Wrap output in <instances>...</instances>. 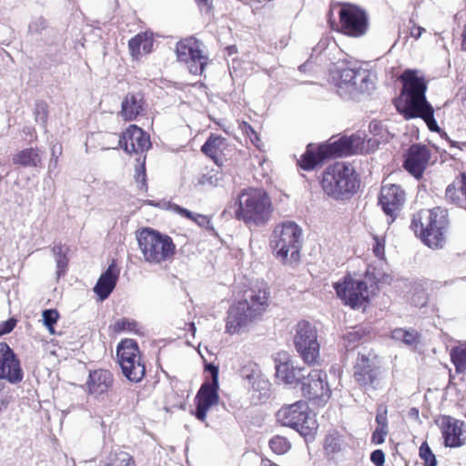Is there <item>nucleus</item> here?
Here are the masks:
<instances>
[{
    "mask_svg": "<svg viewBox=\"0 0 466 466\" xmlns=\"http://www.w3.org/2000/svg\"><path fill=\"white\" fill-rule=\"evenodd\" d=\"M401 80L403 87L402 98H398L395 106L405 119L422 118L431 131H440L434 118V109L426 99L427 85L422 77L417 76L415 71L406 70Z\"/></svg>",
    "mask_w": 466,
    "mask_h": 466,
    "instance_id": "f257e3e1",
    "label": "nucleus"
},
{
    "mask_svg": "<svg viewBox=\"0 0 466 466\" xmlns=\"http://www.w3.org/2000/svg\"><path fill=\"white\" fill-rule=\"evenodd\" d=\"M268 290L259 289L250 290L245 299L232 305L228 310L226 332L237 334L258 321L268 305Z\"/></svg>",
    "mask_w": 466,
    "mask_h": 466,
    "instance_id": "f03ea898",
    "label": "nucleus"
},
{
    "mask_svg": "<svg viewBox=\"0 0 466 466\" xmlns=\"http://www.w3.org/2000/svg\"><path fill=\"white\" fill-rule=\"evenodd\" d=\"M234 213L237 219L248 226L265 225L271 217V199L261 188L245 189L234 204Z\"/></svg>",
    "mask_w": 466,
    "mask_h": 466,
    "instance_id": "7ed1b4c3",
    "label": "nucleus"
},
{
    "mask_svg": "<svg viewBox=\"0 0 466 466\" xmlns=\"http://www.w3.org/2000/svg\"><path fill=\"white\" fill-rule=\"evenodd\" d=\"M449 224L448 210L436 207L422 209L413 215L410 228L430 248H442Z\"/></svg>",
    "mask_w": 466,
    "mask_h": 466,
    "instance_id": "20e7f679",
    "label": "nucleus"
},
{
    "mask_svg": "<svg viewBox=\"0 0 466 466\" xmlns=\"http://www.w3.org/2000/svg\"><path fill=\"white\" fill-rule=\"evenodd\" d=\"M363 143V138L359 135L342 137L338 140L319 145H309L306 152L299 160V166L304 170H312L328 157H337L356 154Z\"/></svg>",
    "mask_w": 466,
    "mask_h": 466,
    "instance_id": "39448f33",
    "label": "nucleus"
},
{
    "mask_svg": "<svg viewBox=\"0 0 466 466\" xmlns=\"http://www.w3.org/2000/svg\"><path fill=\"white\" fill-rule=\"evenodd\" d=\"M137 240L145 261L150 264L171 261L176 254L172 238L155 229L146 228L137 231Z\"/></svg>",
    "mask_w": 466,
    "mask_h": 466,
    "instance_id": "423d86ee",
    "label": "nucleus"
},
{
    "mask_svg": "<svg viewBox=\"0 0 466 466\" xmlns=\"http://www.w3.org/2000/svg\"><path fill=\"white\" fill-rule=\"evenodd\" d=\"M301 244L302 230L295 222L286 221L275 228L271 245L283 263L293 264L299 260Z\"/></svg>",
    "mask_w": 466,
    "mask_h": 466,
    "instance_id": "0eeeda50",
    "label": "nucleus"
},
{
    "mask_svg": "<svg viewBox=\"0 0 466 466\" xmlns=\"http://www.w3.org/2000/svg\"><path fill=\"white\" fill-rule=\"evenodd\" d=\"M321 186L328 196L339 199L355 193L359 187V180L350 165L336 163L323 173Z\"/></svg>",
    "mask_w": 466,
    "mask_h": 466,
    "instance_id": "6e6552de",
    "label": "nucleus"
},
{
    "mask_svg": "<svg viewBox=\"0 0 466 466\" xmlns=\"http://www.w3.org/2000/svg\"><path fill=\"white\" fill-rule=\"evenodd\" d=\"M277 420L304 437L313 434L318 428L315 417L310 414L308 404L303 400L283 406L277 413Z\"/></svg>",
    "mask_w": 466,
    "mask_h": 466,
    "instance_id": "1a4fd4ad",
    "label": "nucleus"
},
{
    "mask_svg": "<svg viewBox=\"0 0 466 466\" xmlns=\"http://www.w3.org/2000/svg\"><path fill=\"white\" fill-rule=\"evenodd\" d=\"M294 344L299 356L309 365L320 361L319 343L316 328L309 321H300L296 325Z\"/></svg>",
    "mask_w": 466,
    "mask_h": 466,
    "instance_id": "9d476101",
    "label": "nucleus"
},
{
    "mask_svg": "<svg viewBox=\"0 0 466 466\" xmlns=\"http://www.w3.org/2000/svg\"><path fill=\"white\" fill-rule=\"evenodd\" d=\"M119 365L124 376L130 381L139 382L145 376V366L141 363L138 346L133 339H125L116 350Z\"/></svg>",
    "mask_w": 466,
    "mask_h": 466,
    "instance_id": "9b49d317",
    "label": "nucleus"
},
{
    "mask_svg": "<svg viewBox=\"0 0 466 466\" xmlns=\"http://www.w3.org/2000/svg\"><path fill=\"white\" fill-rule=\"evenodd\" d=\"M337 86L340 96H352L356 93H366L373 89L370 74L361 68H343L337 72Z\"/></svg>",
    "mask_w": 466,
    "mask_h": 466,
    "instance_id": "f8f14e48",
    "label": "nucleus"
},
{
    "mask_svg": "<svg viewBox=\"0 0 466 466\" xmlns=\"http://www.w3.org/2000/svg\"><path fill=\"white\" fill-rule=\"evenodd\" d=\"M354 379L364 390L370 391L383 387L386 376L373 360L361 355L354 365Z\"/></svg>",
    "mask_w": 466,
    "mask_h": 466,
    "instance_id": "ddd939ff",
    "label": "nucleus"
},
{
    "mask_svg": "<svg viewBox=\"0 0 466 466\" xmlns=\"http://www.w3.org/2000/svg\"><path fill=\"white\" fill-rule=\"evenodd\" d=\"M202 44L191 37L182 40L177 45V57L178 61L187 65L192 75H201L207 65L208 57L203 54Z\"/></svg>",
    "mask_w": 466,
    "mask_h": 466,
    "instance_id": "4468645a",
    "label": "nucleus"
},
{
    "mask_svg": "<svg viewBox=\"0 0 466 466\" xmlns=\"http://www.w3.org/2000/svg\"><path fill=\"white\" fill-rule=\"evenodd\" d=\"M342 31L351 36L363 35L368 28V16L360 6L350 4H340L339 11Z\"/></svg>",
    "mask_w": 466,
    "mask_h": 466,
    "instance_id": "2eb2a0df",
    "label": "nucleus"
},
{
    "mask_svg": "<svg viewBox=\"0 0 466 466\" xmlns=\"http://www.w3.org/2000/svg\"><path fill=\"white\" fill-rule=\"evenodd\" d=\"M300 384L303 395L309 400L318 401L319 405L329 400L330 389L327 382L326 372L320 370H307Z\"/></svg>",
    "mask_w": 466,
    "mask_h": 466,
    "instance_id": "dca6fc26",
    "label": "nucleus"
},
{
    "mask_svg": "<svg viewBox=\"0 0 466 466\" xmlns=\"http://www.w3.org/2000/svg\"><path fill=\"white\" fill-rule=\"evenodd\" d=\"M337 295L351 308L363 306L369 299L367 283L361 279L345 278L343 282L334 284Z\"/></svg>",
    "mask_w": 466,
    "mask_h": 466,
    "instance_id": "f3484780",
    "label": "nucleus"
},
{
    "mask_svg": "<svg viewBox=\"0 0 466 466\" xmlns=\"http://www.w3.org/2000/svg\"><path fill=\"white\" fill-rule=\"evenodd\" d=\"M23 377L20 362L13 350L5 342H0V379L15 384L20 382Z\"/></svg>",
    "mask_w": 466,
    "mask_h": 466,
    "instance_id": "a211bd4d",
    "label": "nucleus"
},
{
    "mask_svg": "<svg viewBox=\"0 0 466 466\" xmlns=\"http://www.w3.org/2000/svg\"><path fill=\"white\" fill-rule=\"evenodd\" d=\"M446 447L456 448L465 443V423L451 416H441L437 421Z\"/></svg>",
    "mask_w": 466,
    "mask_h": 466,
    "instance_id": "6ab92c4d",
    "label": "nucleus"
},
{
    "mask_svg": "<svg viewBox=\"0 0 466 466\" xmlns=\"http://www.w3.org/2000/svg\"><path fill=\"white\" fill-rule=\"evenodd\" d=\"M404 190L395 184L381 187L379 203L384 213L392 219L397 216L405 202Z\"/></svg>",
    "mask_w": 466,
    "mask_h": 466,
    "instance_id": "aec40b11",
    "label": "nucleus"
},
{
    "mask_svg": "<svg viewBox=\"0 0 466 466\" xmlns=\"http://www.w3.org/2000/svg\"><path fill=\"white\" fill-rule=\"evenodd\" d=\"M119 146L128 154L147 151L151 143L149 136L141 128L131 125L119 138Z\"/></svg>",
    "mask_w": 466,
    "mask_h": 466,
    "instance_id": "412c9836",
    "label": "nucleus"
},
{
    "mask_svg": "<svg viewBox=\"0 0 466 466\" xmlns=\"http://www.w3.org/2000/svg\"><path fill=\"white\" fill-rule=\"evenodd\" d=\"M430 157L431 154L426 146L412 145L406 154L403 167L410 174L419 178L422 176Z\"/></svg>",
    "mask_w": 466,
    "mask_h": 466,
    "instance_id": "4be33fe9",
    "label": "nucleus"
},
{
    "mask_svg": "<svg viewBox=\"0 0 466 466\" xmlns=\"http://www.w3.org/2000/svg\"><path fill=\"white\" fill-rule=\"evenodd\" d=\"M218 385L205 384L200 387L197 396V410L195 415L198 420L204 421L207 417L208 410L214 405H217L219 400Z\"/></svg>",
    "mask_w": 466,
    "mask_h": 466,
    "instance_id": "5701e85b",
    "label": "nucleus"
},
{
    "mask_svg": "<svg viewBox=\"0 0 466 466\" xmlns=\"http://www.w3.org/2000/svg\"><path fill=\"white\" fill-rule=\"evenodd\" d=\"M86 385L90 395L99 396L112 387L113 375L109 370L103 369L90 371Z\"/></svg>",
    "mask_w": 466,
    "mask_h": 466,
    "instance_id": "b1692460",
    "label": "nucleus"
},
{
    "mask_svg": "<svg viewBox=\"0 0 466 466\" xmlns=\"http://www.w3.org/2000/svg\"><path fill=\"white\" fill-rule=\"evenodd\" d=\"M119 270L115 262H112L107 269L101 274L95 288V293L100 300H105L114 290L118 279Z\"/></svg>",
    "mask_w": 466,
    "mask_h": 466,
    "instance_id": "393cba45",
    "label": "nucleus"
},
{
    "mask_svg": "<svg viewBox=\"0 0 466 466\" xmlns=\"http://www.w3.org/2000/svg\"><path fill=\"white\" fill-rule=\"evenodd\" d=\"M308 369L295 367L291 362L285 361L276 365L277 378L285 384L300 383Z\"/></svg>",
    "mask_w": 466,
    "mask_h": 466,
    "instance_id": "a878e982",
    "label": "nucleus"
},
{
    "mask_svg": "<svg viewBox=\"0 0 466 466\" xmlns=\"http://www.w3.org/2000/svg\"><path fill=\"white\" fill-rule=\"evenodd\" d=\"M143 106L142 95L128 93L122 101L119 116L126 121H132L143 111Z\"/></svg>",
    "mask_w": 466,
    "mask_h": 466,
    "instance_id": "bb28decb",
    "label": "nucleus"
},
{
    "mask_svg": "<svg viewBox=\"0 0 466 466\" xmlns=\"http://www.w3.org/2000/svg\"><path fill=\"white\" fill-rule=\"evenodd\" d=\"M154 40L151 33H140L131 38L128 42L129 53L133 58L137 59L143 54L152 51Z\"/></svg>",
    "mask_w": 466,
    "mask_h": 466,
    "instance_id": "cd10ccee",
    "label": "nucleus"
},
{
    "mask_svg": "<svg viewBox=\"0 0 466 466\" xmlns=\"http://www.w3.org/2000/svg\"><path fill=\"white\" fill-rule=\"evenodd\" d=\"M227 148L226 138L219 136H210L202 146L201 150L204 154L211 157L218 166L222 165L221 155Z\"/></svg>",
    "mask_w": 466,
    "mask_h": 466,
    "instance_id": "c85d7f7f",
    "label": "nucleus"
},
{
    "mask_svg": "<svg viewBox=\"0 0 466 466\" xmlns=\"http://www.w3.org/2000/svg\"><path fill=\"white\" fill-rule=\"evenodd\" d=\"M12 161L24 167H38L41 166L42 157L38 149L31 147L17 152Z\"/></svg>",
    "mask_w": 466,
    "mask_h": 466,
    "instance_id": "c756f323",
    "label": "nucleus"
},
{
    "mask_svg": "<svg viewBox=\"0 0 466 466\" xmlns=\"http://www.w3.org/2000/svg\"><path fill=\"white\" fill-rule=\"evenodd\" d=\"M451 360L455 366L457 373H463L466 370V344L453 347L450 352Z\"/></svg>",
    "mask_w": 466,
    "mask_h": 466,
    "instance_id": "7c9ffc66",
    "label": "nucleus"
},
{
    "mask_svg": "<svg viewBox=\"0 0 466 466\" xmlns=\"http://www.w3.org/2000/svg\"><path fill=\"white\" fill-rule=\"evenodd\" d=\"M269 447L277 454H285L291 447L290 442L282 436H275L269 441Z\"/></svg>",
    "mask_w": 466,
    "mask_h": 466,
    "instance_id": "2f4dec72",
    "label": "nucleus"
},
{
    "mask_svg": "<svg viewBox=\"0 0 466 466\" xmlns=\"http://www.w3.org/2000/svg\"><path fill=\"white\" fill-rule=\"evenodd\" d=\"M43 321L51 334L55 333L54 325L56 323L59 313L56 309H45L42 312Z\"/></svg>",
    "mask_w": 466,
    "mask_h": 466,
    "instance_id": "473e14b6",
    "label": "nucleus"
},
{
    "mask_svg": "<svg viewBox=\"0 0 466 466\" xmlns=\"http://www.w3.org/2000/svg\"><path fill=\"white\" fill-rule=\"evenodd\" d=\"M420 457L424 461L425 466H436L437 461L427 442H423L420 447Z\"/></svg>",
    "mask_w": 466,
    "mask_h": 466,
    "instance_id": "72a5a7b5",
    "label": "nucleus"
},
{
    "mask_svg": "<svg viewBox=\"0 0 466 466\" xmlns=\"http://www.w3.org/2000/svg\"><path fill=\"white\" fill-rule=\"evenodd\" d=\"M224 176L219 171L211 170L207 175L202 177L200 182L202 184H209L214 187H219L223 185Z\"/></svg>",
    "mask_w": 466,
    "mask_h": 466,
    "instance_id": "f704fd0d",
    "label": "nucleus"
},
{
    "mask_svg": "<svg viewBox=\"0 0 466 466\" xmlns=\"http://www.w3.org/2000/svg\"><path fill=\"white\" fill-rule=\"evenodd\" d=\"M106 466H136L133 458L127 452L121 451L116 454L111 463Z\"/></svg>",
    "mask_w": 466,
    "mask_h": 466,
    "instance_id": "c9c22d12",
    "label": "nucleus"
},
{
    "mask_svg": "<svg viewBox=\"0 0 466 466\" xmlns=\"http://www.w3.org/2000/svg\"><path fill=\"white\" fill-rule=\"evenodd\" d=\"M47 27V21L43 16L33 18L28 25V32L31 34H38Z\"/></svg>",
    "mask_w": 466,
    "mask_h": 466,
    "instance_id": "e433bc0d",
    "label": "nucleus"
},
{
    "mask_svg": "<svg viewBox=\"0 0 466 466\" xmlns=\"http://www.w3.org/2000/svg\"><path fill=\"white\" fill-rule=\"evenodd\" d=\"M137 327V323L128 319H122L117 320L114 325V330L116 332H121L126 330H134Z\"/></svg>",
    "mask_w": 466,
    "mask_h": 466,
    "instance_id": "4c0bfd02",
    "label": "nucleus"
},
{
    "mask_svg": "<svg viewBox=\"0 0 466 466\" xmlns=\"http://www.w3.org/2000/svg\"><path fill=\"white\" fill-rule=\"evenodd\" d=\"M35 121L45 124L47 118L46 105L44 102H38L35 109Z\"/></svg>",
    "mask_w": 466,
    "mask_h": 466,
    "instance_id": "58836bf2",
    "label": "nucleus"
},
{
    "mask_svg": "<svg viewBox=\"0 0 466 466\" xmlns=\"http://www.w3.org/2000/svg\"><path fill=\"white\" fill-rule=\"evenodd\" d=\"M340 441L337 436L330 435L325 440V449L329 452H336L339 450Z\"/></svg>",
    "mask_w": 466,
    "mask_h": 466,
    "instance_id": "ea45409f",
    "label": "nucleus"
},
{
    "mask_svg": "<svg viewBox=\"0 0 466 466\" xmlns=\"http://www.w3.org/2000/svg\"><path fill=\"white\" fill-rule=\"evenodd\" d=\"M362 338V332L360 330H350L343 335V339L348 342L347 347L352 346Z\"/></svg>",
    "mask_w": 466,
    "mask_h": 466,
    "instance_id": "a19ab883",
    "label": "nucleus"
},
{
    "mask_svg": "<svg viewBox=\"0 0 466 466\" xmlns=\"http://www.w3.org/2000/svg\"><path fill=\"white\" fill-rule=\"evenodd\" d=\"M407 346L414 347L418 343V333L414 329L406 330L402 341Z\"/></svg>",
    "mask_w": 466,
    "mask_h": 466,
    "instance_id": "79ce46f5",
    "label": "nucleus"
},
{
    "mask_svg": "<svg viewBox=\"0 0 466 466\" xmlns=\"http://www.w3.org/2000/svg\"><path fill=\"white\" fill-rule=\"evenodd\" d=\"M387 433V428L378 427L372 434V441L376 444L383 443Z\"/></svg>",
    "mask_w": 466,
    "mask_h": 466,
    "instance_id": "37998d69",
    "label": "nucleus"
},
{
    "mask_svg": "<svg viewBox=\"0 0 466 466\" xmlns=\"http://www.w3.org/2000/svg\"><path fill=\"white\" fill-rule=\"evenodd\" d=\"M206 370L210 372L212 380L210 382H205V384L218 385V368L211 363L206 364Z\"/></svg>",
    "mask_w": 466,
    "mask_h": 466,
    "instance_id": "c03bdc74",
    "label": "nucleus"
},
{
    "mask_svg": "<svg viewBox=\"0 0 466 466\" xmlns=\"http://www.w3.org/2000/svg\"><path fill=\"white\" fill-rule=\"evenodd\" d=\"M370 460L376 466H383L385 461V455L381 450H376L371 452Z\"/></svg>",
    "mask_w": 466,
    "mask_h": 466,
    "instance_id": "a18cd8bd",
    "label": "nucleus"
},
{
    "mask_svg": "<svg viewBox=\"0 0 466 466\" xmlns=\"http://www.w3.org/2000/svg\"><path fill=\"white\" fill-rule=\"evenodd\" d=\"M68 248L64 247L63 245L59 244V245H56L54 248H53V254H54V257H55V259H56V262H57L58 260H61L65 258H66V252H67Z\"/></svg>",
    "mask_w": 466,
    "mask_h": 466,
    "instance_id": "49530a36",
    "label": "nucleus"
},
{
    "mask_svg": "<svg viewBox=\"0 0 466 466\" xmlns=\"http://www.w3.org/2000/svg\"><path fill=\"white\" fill-rule=\"evenodd\" d=\"M15 324H16V320L15 319H9L0 323L1 336L11 332L14 329Z\"/></svg>",
    "mask_w": 466,
    "mask_h": 466,
    "instance_id": "de8ad7c7",
    "label": "nucleus"
},
{
    "mask_svg": "<svg viewBox=\"0 0 466 466\" xmlns=\"http://www.w3.org/2000/svg\"><path fill=\"white\" fill-rule=\"evenodd\" d=\"M374 240L373 252L377 258H383L385 254L384 243L380 242L378 238H374Z\"/></svg>",
    "mask_w": 466,
    "mask_h": 466,
    "instance_id": "09e8293b",
    "label": "nucleus"
},
{
    "mask_svg": "<svg viewBox=\"0 0 466 466\" xmlns=\"http://www.w3.org/2000/svg\"><path fill=\"white\" fill-rule=\"evenodd\" d=\"M137 181L140 183V188H147V175L145 167L142 166L137 170Z\"/></svg>",
    "mask_w": 466,
    "mask_h": 466,
    "instance_id": "8fccbe9b",
    "label": "nucleus"
},
{
    "mask_svg": "<svg viewBox=\"0 0 466 466\" xmlns=\"http://www.w3.org/2000/svg\"><path fill=\"white\" fill-rule=\"evenodd\" d=\"M173 210L176 211L177 214L181 215V216H184L191 220L194 219L196 214L184 208H181L179 207L178 205H174L173 206Z\"/></svg>",
    "mask_w": 466,
    "mask_h": 466,
    "instance_id": "3c124183",
    "label": "nucleus"
},
{
    "mask_svg": "<svg viewBox=\"0 0 466 466\" xmlns=\"http://www.w3.org/2000/svg\"><path fill=\"white\" fill-rule=\"evenodd\" d=\"M68 259L67 258H65L61 260H58L56 262V268H57V277L60 278L62 275L66 273V270L67 268Z\"/></svg>",
    "mask_w": 466,
    "mask_h": 466,
    "instance_id": "603ef678",
    "label": "nucleus"
},
{
    "mask_svg": "<svg viewBox=\"0 0 466 466\" xmlns=\"http://www.w3.org/2000/svg\"><path fill=\"white\" fill-rule=\"evenodd\" d=\"M386 410L383 412H378L376 416V421L379 424V427L380 428H387V416H386Z\"/></svg>",
    "mask_w": 466,
    "mask_h": 466,
    "instance_id": "864d4df0",
    "label": "nucleus"
},
{
    "mask_svg": "<svg viewBox=\"0 0 466 466\" xmlns=\"http://www.w3.org/2000/svg\"><path fill=\"white\" fill-rule=\"evenodd\" d=\"M61 150H62L61 146H59L57 149H56V146H54L52 147V157L50 159L49 167L51 166L56 167V165L57 163V158H58V156L56 155V153L61 154Z\"/></svg>",
    "mask_w": 466,
    "mask_h": 466,
    "instance_id": "5fc2aeb1",
    "label": "nucleus"
},
{
    "mask_svg": "<svg viewBox=\"0 0 466 466\" xmlns=\"http://www.w3.org/2000/svg\"><path fill=\"white\" fill-rule=\"evenodd\" d=\"M423 32H425V29L423 27L418 26V25H413L410 28V35L411 37H413L415 39H419Z\"/></svg>",
    "mask_w": 466,
    "mask_h": 466,
    "instance_id": "6e6d98bb",
    "label": "nucleus"
},
{
    "mask_svg": "<svg viewBox=\"0 0 466 466\" xmlns=\"http://www.w3.org/2000/svg\"><path fill=\"white\" fill-rule=\"evenodd\" d=\"M243 130L250 137L253 143H255L252 136H254L256 140H258V137L257 132L253 129V127L248 123H244Z\"/></svg>",
    "mask_w": 466,
    "mask_h": 466,
    "instance_id": "4d7b16f0",
    "label": "nucleus"
},
{
    "mask_svg": "<svg viewBox=\"0 0 466 466\" xmlns=\"http://www.w3.org/2000/svg\"><path fill=\"white\" fill-rule=\"evenodd\" d=\"M405 331L403 329H395L391 333V337L395 340L403 341Z\"/></svg>",
    "mask_w": 466,
    "mask_h": 466,
    "instance_id": "13d9d810",
    "label": "nucleus"
},
{
    "mask_svg": "<svg viewBox=\"0 0 466 466\" xmlns=\"http://www.w3.org/2000/svg\"><path fill=\"white\" fill-rule=\"evenodd\" d=\"M193 221H195L200 227H205L206 225H208L209 223L208 218L206 216H203L200 214H196Z\"/></svg>",
    "mask_w": 466,
    "mask_h": 466,
    "instance_id": "bf43d9fd",
    "label": "nucleus"
},
{
    "mask_svg": "<svg viewBox=\"0 0 466 466\" xmlns=\"http://www.w3.org/2000/svg\"><path fill=\"white\" fill-rule=\"evenodd\" d=\"M201 9L209 11L212 7V0H195Z\"/></svg>",
    "mask_w": 466,
    "mask_h": 466,
    "instance_id": "052dcab7",
    "label": "nucleus"
},
{
    "mask_svg": "<svg viewBox=\"0 0 466 466\" xmlns=\"http://www.w3.org/2000/svg\"><path fill=\"white\" fill-rule=\"evenodd\" d=\"M410 416L418 419L419 418V410L416 408H412L410 410Z\"/></svg>",
    "mask_w": 466,
    "mask_h": 466,
    "instance_id": "680f3d73",
    "label": "nucleus"
},
{
    "mask_svg": "<svg viewBox=\"0 0 466 466\" xmlns=\"http://www.w3.org/2000/svg\"><path fill=\"white\" fill-rule=\"evenodd\" d=\"M454 188H452L451 186H449L446 189V197L452 198V194L454 193Z\"/></svg>",
    "mask_w": 466,
    "mask_h": 466,
    "instance_id": "e2e57ef3",
    "label": "nucleus"
},
{
    "mask_svg": "<svg viewBox=\"0 0 466 466\" xmlns=\"http://www.w3.org/2000/svg\"><path fill=\"white\" fill-rule=\"evenodd\" d=\"M189 326V330L191 331L192 335L195 336V333H196V326H195V323L191 322L188 324Z\"/></svg>",
    "mask_w": 466,
    "mask_h": 466,
    "instance_id": "0e129e2a",
    "label": "nucleus"
},
{
    "mask_svg": "<svg viewBox=\"0 0 466 466\" xmlns=\"http://www.w3.org/2000/svg\"><path fill=\"white\" fill-rule=\"evenodd\" d=\"M462 37V48L466 49V29L463 31Z\"/></svg>",
    "mask_w": 466,
    "mask_h": 466,
    "instance_id": "69168bd1",
    "label": "nucleus"
},
{
    "mask_svg": "<svg viewBox=\"0 0 466 466\" xmlns=\"http://www.w3.org/2000/svg\"><path fill=\"white\" fill-rule=\"evenodd\" d=\"M7 403L4 400H0V411L2 410V407H6Z\"/></svg>",
    "mask_w": 466,
    "mask_h": 466,
    "instance_id": "338daca9",
    "label": "nucleus"
},
{
    "mask_svg": "<svg viewBox=\"0 0 466 466\" xmlns=\"http://www.w3.org/2000/svg\"><path fill=\"white\" fill-rule=\"evenodd\" d=\"M258 384L263 383V385L267 386V383L265 381H258Z\"/></svg>",
    "mask_w": 466,
    "mask_h": 466,
    "instance_id": "774afa93",
    "label": "nucleus"
}]
</instances>
